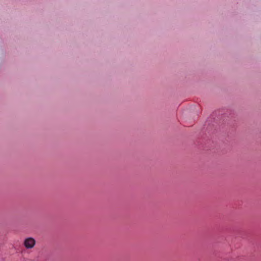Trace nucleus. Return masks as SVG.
<instances>
[{"label": "nucleus", "mask_w": 261, "mask_h": 261, "mask_svg": "<svg viewBox=\"0 0 261 261\" xmlns=\"http://www.w3.org/2000/svg\"><path fill=\"white\" fill-rule=\"evenodd\" d=\"M35 244V241L33 238H29L25 240L24 245L25 247L29 249L33 248Z\"/></svg>", "instance_id": "f257e3e1"}]
</instances>
